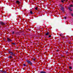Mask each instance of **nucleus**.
Returning <instances> with one entry per match:
<instances>
[{
	"label": "nucleus",
	"instance_id": "nucleus-27",
	"mask_svg": "<svg viewBox=\"0 0 73 73\" xmlns=\"http://www.w3.org/2000/svg\"><path fill=\"white\" fill-rule=\"evenodd\" d=\"M60 6H61V5H60Z\"/></svg>",
	"mask_w": 73,
	"mask_h": 73
},
{
	"label": "nucleus",
	"instance_id": "nucleus-17",
	"mask_svg": "<svg viewBox=\"0 0 73 73\" xmlns=\"http://www.w3.org/2000/svg\"><path fill=\"white\" fill-rule=\"evenodd\" d=\"M23 66H26V65L25 64H23Z\"/></svg>",
	"mask_w": 73,
	"mask_h": 73
},
{
	"label": "nucleus",
	"instance_id": "nucleus-26",
	"mask_svg": "<svg viewBox=\"0 0 73 73\" xmlns=\"http://www.w3.org/2000/svg\"><path fill=\"white\" fill-rule=\"evenodd\" d=\"M58 50H57V52H58Z\"/></svg>",
	"mask_w": 73,
	"mask_h": 73
},
{
	"label": "nucleus",
	"instance_id": "nucleus-11",
	"mask_svg": "<svg viewBox=\"0 0 73 73\" xmlns=\"http://www.w3.org/2000/svg\"><path fill=\"white\" fill-rule=\"evenodd\" d=\"M40 73H45V72L44 71H41L40 72Z\"/></svg>",
	"mask_w": 73,
	"mask_h": 73
},
{
	"label": "nucleus",
	"instance_id": "nucleus-2",
	"mask_svg": "<svg viewBox=\"0 0 73 73\" xmlns=\"http://www.w3.org/2000/svg\"><path fill=\"white\" fill-rule=\"evenodd\" d=\"M7 41H9V42H11L12 41V40H11L9 38H7Z\"/></svg>",
	"mask_w": 73,
	"mask_h": 73
},
{
	"label": "nucleus",
	"instance_id": "nucleus-6",
	"mask_svg": "<svg viewBox=\"0 0 73 73\" xmlns=\"http://www.w3.org/2000/svg\"><path fill=\"white\" fill-rule=\"evenodd\" d=\"M8 58H10L11 59L12 58H13V57L11 56H10L8 57Z\"/></svg>",
	"mask_w": 73,
	"mask_h": 73
},
{
	"label": "nucleus",
	"instance_id": "nucleus-23",
	"mask_svg": "<svg viewBox=\"0 0 73 73\" xmlns=\"http://www.w3.org/2000/svg\"><path fill=\"white\" fill-rule=\"evenodd\" d=\"M13 45H15V43H13Z\"/></svg>",
	"mask_w": 73,
	"mask_h": 73
},
{
	"label": "nucleus",
	"instance_id": "nucleus-22",
	"mask_svg": "<svg viewBox=\"0 0 73 73\" xmlns=\"http://www.w3.org/2000/svg\"><path fill=\"white\" fill-rule=\"evenodd\" d=\"M14 32H13V33H12V34H14Z\"/></svg>",
	"mask_w": 73,
	"mask_h": 73
},
{
	"label": "nucleus",
	"instance_id": "nucleus-16",
	"mask_svg": "<svg viewBox=\"0 0 73 73\" xmlns=\"http://www.w3.org/2000/svg\"><path fill=\"white\" fill-rule=\"evenodd\" d=\"M35 9L36 10H37V7H36V8H35Z\"/></svg>",
	"mask_w": 73,
	"mask_h": 73
},
{
	"label": "nucleus",
	"instance_id": "nucleus-9",
	"mask_svg": "<svg viewBox=\"0 0 73 73\" xmlns=\"http://www.w3.org/2000/svg\"><path fill=\"white\" fill-rule=\"evenodd\" d=\"M16 3H18V4H20V2H19V1H17Z\"/></svg>",
	"mask_w": 73,
	"mask_h": 73
},
{
	"label": "nucleus",
	"instance_id": "nucleus-5",
	"mask_svg": "<svg viewBox=\"0 0 73 73\" xmlns=\"http://www.w3.org/2000/svg\"><path fill=\"white\" fill-rule=\"evenodd\" d=\"M1 72L3 73H7V72L5 71H4L3 70H1Z\"/></svg>",
	"mask_w": 73,
	"mask_h": 73
},
{
	"label": "nucleus",
	"instance_id": "nucleus-25",
	"mask_svg": "<svg viewBox=\"0 0 73 73\" xmlns=\"http://www.w3.org/2000/svg\"><path fill=\"white\" fill-rule=\"evenodd\" d=\"M72 16H73V14H72Z\"/></svg>",
	"mask_w": 73,
	"mask_h": 73
},
{
	"label": "nucleus",
	"instance_id": "nucleus-13",
	"mask_svg": "<svg viewBox=\"0 0 73 73\" xmlns=\"http://www.w3.org/2000/svg\"><path fill=\"white\" fill-rule=\"evenodd\" d=\"M30 12L31 14H33V12H32V11H31Z\"/></svg>",
	"mask_w": 73,
	"mask_h": 73
},
{
	"label": "nucleus",
	"instance_id": "nucleus-12",
	"mask_svg": "<svg viewBox=\"0 0 73 73\" xmlns=\"http://www.w3.org/2000/svg\"><path fill=\"white\" fill-rule=\"evenodd\" d=\"M65 0H62V3H63V2H64V1H65Z\"/></svg>",
	"mask_w": 73,
	"mask_h": 73
},
{
	"label": "nucleus",
	"instance_id": "nucleus-21",
	"mask_svg": "<svg viewBox=\"0 0 73 73\" xmlns=\"http://www.w3.org/2000/svg\"><path fill=\"white\" fill-rule=\"evenodd\" d=\"M70 7H73V5H70Z\"/></svg>",
	"mask_w": 73,
	"mask_h": 73
},
{
	"label": "nucleus",
	"instance_id": "nucleus-8",
	"mask_svg": "<svg viewBox=\"0 0 73 73\" xmlns=\"http://www.w3.org/2000/svg\"><path fill=\"white\" fill-rule=\"evenodd\" d=\"M61 10H62V11H64V7H61Z\"/></svg>",
	"mask_w": 73,
	"mask_h": 73
},
{
	"label": "nucleus",
	"instance_id": "nucleus-18",
	"mask_svg": "<svg viewBox=\"0 0 73 73\" xmlns=\"http://www.w3.org/2000/svg\"><path fill=\"white\" fill-rule=\"evenodd\" d=\"M13 55H14V56H16V54H13Z\"/></svg>",
	"mask_w": 73,
	"mask_h": 73
},
{
	"label": "nucleus",
	"instance_id": "nucleus-3",
	"mask_svg": "<svg viewBox=\"0 0 73 73\" xmlns=\"http://www.w3.org/2000/svg\"><path fill=\"white\" fill-rule=\"evenodd\" d=\"M27 62H28V64H32V62L29 60H27Z\"/></svg>",
	"mask_w": 73,
	"mask_h": 73
},
{
	"label": "nucleus",
	"instance_id": "nucleus-7",
	"mask_svg": "<svg viewBox=\"0 0 73 73\" xmlns=\"http://www.w3.org/2000/svg\"><path fill=\"white\" fill-rule=\"evenodd\" d=\"M50 33H49L48 32L47 33H46V35H49Z\"/></svg>",
	"mask_w": 73,
	"mask_h": 73
},
{
	"label": "nucleus",
	"instance_id": "nucleus-1",
	"mask_svg": "<svg viewBox=\"0 0 73 73\" xmlns=\"http://www.w3.org/2000/svg\"><path fill=\"white\" fill-rule=\"evenodd\" d=\"M9 54H11V55H13L14 54V53H13V52H9Z\"/></svg>",
	"mask_w": 73,
	"mask_h": 73
},
{
	"label": "nucleus",
	"instance_id": "nucleus-14",
	"mask_svg": "<svg viewBox=\"0 0 73 73\" xmlns=\"http://www.w3.org/2000/svg\"><path fill=\"white\" fill-rule=\"evenodd\" d=\"M33 60H34V61H35L36 60L35 58H33Z\"/></svg>",
	"mask_w": 73,
	"mask_h": 73
},
{
	"label": "nucleus",
	"instance_id": "nucleus-24",
	"mask_svg": "<svg viewBox=\"0 0 73 73\" xmlns=\"http://www.w3.org/2000/svg\"><path fill=\"white\" fill-rule=\"evenodd\" d=\"M62 36V35L60 34V36Z\"/></svg>",
	"mask_w": 73,
	"mask_h": 73
},
{
	"label": "nucleus",
	"instance_id": "nucleus-4",
	"mask_svg": "<svg viewBox=\"0 0 73 73\" xmlns=\"http://www.w3.org/2000/svg\"><path fill=\"white\" fill-rule=\"evenodd\" d=\"M0 23L1 25H5V23H3V22L1 21L0 22Z\"/></svg>",
	"mask_w": 73,
	"mask_h": 73
},
{
	"label": "nucleus",
	"instance_id": "nucleus-19",
	"mask_svg": "<svg viewBox=\"0 0 73 73\" xmlns=\"http://www.w3.org/2000/svg\"><path fill=\"white\" fill-rule=\"evenodd\" d=\"M64 18L65 19H66V17H64Z\"/></svg>",
	"mask_w": 73,
	"mask_h": 73
},
{
	"label": "nucleus",
	"instance_id": "nucleus-15",
	"mask_svg": "<svg viewBox=\"0 0 73 73\" xmlns=\"http://www.w3.org/2000/svg\"><path fill=\"white\" fill-rule=\"evenodd\" d=\"M69 68L70 69H72V67H69Z\"/></svg>",
	"mask_w": 73,
	"mask_h": 73
},
{
	"label": "nucleus",
	"instance_id": "nucleus-10",
	"mask_svg": "<svg viewBox=\"0 0 73 73\" xmlns=\"http://www.w3.org/2000/svg\"><path fill=\"white\" fill-rule=\"evenodd\" d=\"M68 9L69 10H70V11H72V9H71L70 7H69Z\"/></svg>",
	"mask_w": 73,
	"mask_h": 73
},
{
	"label": "nucleus",
	"instance_id": "nucleus-20",
	"mask_svg": "<svg viewBox=\"0 0 73 73\" xmlns=\"http://www.w3.org/2000/svg\"><path fill=\"white\" fill-rule=\"evenodd\" d=\"M51 37V35H49V37Z\"/></svg>",
	"mask_w": 73,
	"mask_h": 73
}]
</instances>
